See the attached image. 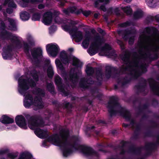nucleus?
Instances as JSON below:
<instances>
[{
  "label": "nucleus",
  "instance_id": "nucleus-1",
  "mask_svg": "<svg viewBox=\"0 0 159 159\" xmlns=\"http://www.w3.org/2000/svg\"><path fill=\"white\" fill-rule=\"evenodd\" d=\"M80 138L75 136L70 138L67 129L63 130L60 134H55L48 137L47 141L53 145L59 147L62 150L63 155L67 157L72 153L74 149L78 150L89 159H99V152L92 147L78 144Z\"/></svg>",
  "mask_w": 159,
  "mask_h": 159
},
{
  "label": "nucleus",
  "instance_id": "nucleus-2",
  "mask_svg": "<svg viewBox=\"0 0 159 159\" xmlns=\"http://www.w3.org/2000/svg\"><path fill=\"white\" fill-rule=\"evenodd\" d=\"M31 74L34 81L30 80L27 76H21L18 80V90L24 97V105L25 107L32 108L34 110H37L44 107L42 98L44 95V92L40 89H37L34 93L36 96L33 100L34 93L27 90L30 87L35 85L36 82L38 80V76L35 70H34Z\"/></svg>",
  "mask_w": 159,
  "mask_h": 159
},
{
  "label": "nucleus",
  "instance_id": "nucleus-3",
  "mask_svg": "<svg viewBox=\"0 0 159 159\" xmlns=\"http://www.w3.org/2000/svg\"><path fill=\"white\" fill-rule=\"evenodd\" d=\"M147 32L150 34L153 31V34L150 36H148L143 34L139 38L138 45L140 49L144 52H139L140 56L139 58H151L150 53H155L159 51V33H157L156 28L152 27L147 28Z\"/></svg>",
  "mask_w": 159,
  "mask_h": 159
},
{
  "label": "nucleus",
  "instance_id": "nucleus-4",
  "mask_svg": "<svg viewBox=\"0 0 159 159\" xmlns=\"http://www.w3.org/2000/svg\"><path fill=\"white\" fill-rule=\"evenodd\" d=\"M0 26L1 30H3L2 34L4 37L10 39L16 44L17 48H20L23 47L26 55L31 59L32 62L36 64L39 63V60L42 57V50L40 47L32 49L30 51V56L28 45L21 38L15 34H12L9 33L5 30V25L4 23L2 22Z\"/></svg>",
  "mask_w": 159,
  "mask_h": 159
},
{
  "label": "nucleus",
  "instance_id": "nucleus-5",
  "mask_svg": "<svg viewBox=\"0 0 159 159\" xmlns=\"http://www.w3.org/2000/svg\"><path fill=\"white\" fill-rule=\"evenodd\" d=\"M60 14V12L58 11H54L53 12V16H55V22L58 24H62V29L65 31H68L71 36L75 39L77 42L80 41L82 38V33L78 30L77 27L75 26L77 22L69 20L63 21L58 16Z\"/></svg>",
  "mask_w": 159,
  "mask_h": 159
},
{
  "label": "nucleus",
  "instance_id": "nucleus-6",
  "mask_svg": "<svg viewBox=\"0 0 159 159\" xmlns=\"http://www.w3.org/2000/svg\"><path fill=\"white\" fill-rule=\"evenodd\" d=\"M60 14V12L58 11H54L53 12V16H55V22L58 24H62V29L65 31H68L71 36L75 39L77 42L80 41L82 38V33L78 30L77 27L75 26L77 22L69 20L63 21L58 16Z\"/></svg>",
  "mask_w": 159,
  "mask_h": 159
},
{
  "label": "nucleus",
  "instance_id": "nucleus-7",
  "mask_svg": "<svg viewBox=\"0 0 159 159\" xmlns=\"http://www.w3.org/2000/svg\"><path fill=\"white\" fill-rule=\"evenodd\" d=\"M70 63L75 68H71L69 74L66 73V79L64 80L66 82L74 84L78 80L77 74L81 73V69L83 64L80 59L73 55L70 56Z\"/></svg>",
  "mask_w": 159,
  "mask_h": 159
},
{
  "label": "nucleus",
  "instance_id": "nucleus-8",
  "mask_svg": "<svg viewBox=\"0 0 159 159\" xmlns=\"http://www.w3.org/2000/svg\"><path fill=\"white\" fill-rule=\"evenodd\" d=\"M25 117L28 120L29 127L32 129L34 130V133L39 138L43 139L48 134L47 130H43L41 128L45 125L42 121L37 120L35 116H31L27 114Z\"/></svg>",
  "mask_w": 159,
  "mask_h": 159
},
{
  "label": "nucleus",
  "instance_id": "nucleus-9",
  "mask_svg": "<svg viewBox=\"0 0 159 159\" xmlns=\"http://www.w3.org/2000/svg\"><path fill=\"white\" fill-rule=\"evenodd\" d=\"M117 100L116 97L113 96L110 98L107 103V107L111 116L119 113L126 119H129L130 116L129 112L122 107L117 102Z\"/></svg>",
  "mask_w": 159,
  "mask_h": 159
},
{
  "label": "nucleus",
  "instance_id": "nucleus-10",
  "mask_svg": "<svg viewBox=\"0 0 159 159\" xmlns=\"http://www.w3.org/2000/svg\"><path fill=\"white\" fill-rule=\"evenodd\" d=\"M69 56L67 52L64 50L61 51L59 54V57L56 58L55 63L58 73L61 75L64 79H66V72L65 68L62 63L64 65H68L70 63V56Z\"/></svg>",
  "mask_w": 159,
  "mask_h": 159
},
{
  "label": "nucleus",
  "instance_id": "nucleus-11",
  "mask_svg": "<svg viewBox=\"0 0 159 159\" xmlns=\"http://www.w3.org/2000/svg\"><path fill=\"white\" fill-rule=\"evenodd\" d=\"M130 57V54L129 53L127 52H125L124 54V55H122L121 56V57L122 60L124 61L125 64H127L129 65L130 66L124 68L123 67L121 70V71L122 73H123V71H126L127 70H129L131 71V73L133 74H134V75L136 76L138 73L136 69L137 68V62L136 61H133V62H130L129 58ZM137 59L136 60H137Z\"/></svg>",
  "mask_w": 159,
  "mask_h": 159
},
{
  "label": "nucleus",
  "instance_id": "nucleus-12",
  "mask_svg": "<svg viewBox=\"0 0 159 159\" xmlns=\"http://www.w3.org/2000/svg\"><path fill=\"white\" fill-rule=\"evenodd\" d=\"M105 55L110 58L115 57L116 54L114 51L111 50V46L103 42L101 43L100 39V55Z\"/></svg>",
  "mask_w": 159,
  "mask_h": 159
},
{
  "label": "nucleus",
  "instance_id": "nucleus-13",
  "mask_svg": "<svg viewBox=\"0 0 159 159\" xmlns=\"http://www.w3.org/2000/svg\"><path fill=\"white\" fill-rule=\"evenodd\" d=\"M93 42L88 50V53L91 55L95 54L99 48V36L98 34H94L92 36Z\"/></svg>",
  "mask_w": 159,
  "mask_h": 159
},
{
  "label": "nucleus",
  "instance_id": "nucleus-14",
  "mask_svg": "<svg viewBox=\"0 0 159 159\" xmlns=\"http://www.w3.org/2000/svg\"><path fill=\"white\" fill-rule=\"evenodd\" d=\"M46 48L48 55L53 57H56L60 50L59 46L55 43L47 44L46 46Z\"/></svg>",
  "mask_w": 159,
  "mask_h": 159
},
{
  "label": "nucleus",
  "instance_id": "nucleus-15",
  "mask_svg": "<svg viewBox=\"0 0 159 159\" xmlns=\"http://www.w3.org/2000/svg\"><path fill=\"white\" fill-rule=\"evenodd\" d=\"M55 82L58 87L59 90L62 93V95L65 96H68L69 93L68 90L66 88L63 87L61 83V79L58 75H56L55 76Z\"/></svg>",
  "mask_w": 159,
  "mask_h": 159
},
{
  "label": "nucleus",
  "instance_id": "nucleus-16",
  "mask_svg": "<svg viewBox=\"0 0 159 159\" xmlns=\"http://www.w3.org/2000/svg\"><path fill=\"white\" fill-rule=\"evenodd\" d=\"M53 13L51 11H46L43 15L42 22L45 25H50L53 20Z\"/></svg>",
  "mask_w": 159,
  "mask_h": 159
},
{
  "label": "nucleus",
  "instance_id": "nucleus-17",
  "mask_svg": "<svg viewBox=\"0 0 159 159\" xmlns=\"http://www.w3.org/2000/svg\"><path fill=\"white\" fill-rule=\"evenodd\" d=\"M17 125L20 128L26 129L27 128L25 117L22 115L17 116L15 119Z\"/></svg>",
  "mask_w": 159,
  "mask_h": 159
},
{
  "label": "nucleus",
  "instance_id": "nucleus-18",
  "mask_svg": "<svg viewBox=\"0 0 159 159\" xmlns=\"http://www.w3.org/2000/svg\"><path fill=\"white\" fill-rule=\"evenodd\" d=\"M78 30L79 31L78 29ZM80 32L82 33V38L81 40L79 41V42H80L84 38V39L82 43V46L84 48H86L88 47L89 45L90 40L92 38L91 35L89 34H86L84 36L83 34L80 31ZM71 37L73 39H74L75 40L76 42H77L75 41V39L72 36H71Z\"/></svg>",
  "mask_w": 159,
  "mask_h": 159
},
{
  "label": "nucleus",
  "instance_id": "nucleus-19",
  "mask_svg": "<svg viewBox=\"0 0 159 159\" xmlns=\"http://www.w3.org/2000/svg\"><path fill=\"white\" fill-rule=\"evenodd\" d=\"M85 71L88 76L95 75L97 79L99 78V71L96 69H94L93 68L87 66L85 70Z\"/></svg>",
  "mask_w": 159,
  "mask_h": 159
},
{
  "label": "nucleus",
  "instance_id": "nucleus-20",
  "mask_svg": "<svg viewBox=\"0 0 159 159\" xmlns=\"http://www.w3.org/2000/svg\"><path fill=\"white\" fill-rule=\"evenodd\" d=\"M14 122L13 118L6 115H3L0 118V122L5 125L11 124Z\"/></svg>",
  "mask_w": 159,
  "mask_h": 159
},
{
  "label": "nucleus",
  "instance_id": "nucleus-21",
  "mask_svg": "<svg viewBox=\"0 0 159 159\" xmlns=\"http://www.w3.org/2000/svg\"><path fill=\"white\" fill-rule=\"evenodd\" d=\"M44 61L46 65L48 67L47 70V74L49 78H52L53 76L54 73L53 67L50 64V60L49 59H45Z\"/></svg>",
  "mask_w": 159,
  "mask_h": 159
},
{
  "label": "nucleus",
  "instance_id": "nucleus-22",
  "mask_svg": "<svg viewBox=\"0 0 159 159\" xmlns=\"http://www.w3.org/2000/svg\"><path fill=\"white\" fill-rule=\"evenodd\" d=\"M135 32V31L134 30L128 31L126 33L125 35L123 37L125 40L126 39V37H129V43L130 44H132L133 43Z\"/></svg>",
  "mask_w": 159,
  "mask_h": 159
},
{
  "label": "nucleus",
  "instance_id": "nucleus-23",
  "mask_svg": "<svg viewBox=\"0 0 159 159\" xmlns=\"http://www.w3.org/2000/svg\"><path fill=\"white\" fill-rule=\"evenodd\" d=\"M63 12L66 14H68L70 13H75L78 14L80 13L79 11L75 6L71 7L67 9H64Z\"/></svg>",
  "mask_w": 159,
  "mask_h": 159
},
{
  "label": "nucleus",
  "instance_id": "nucleus-24",
  "mask_svg": "<svg viewBox=\"0 0 159 159\" xmlns=\"http://www.w3.org/2000/svg\"><path fill=\"white\" fill-rule=\"evenodd\" d=\"M22 2L19 3L20 5L23 7H26L28 3L30 2L32 3H38L42 2L43 0H21Z\"/></svg>",
  "mask_w": 159,
  "mask_h": 159
},
{
  "label": "nucleus",
  "instance_id": "nucleus-25",
  "mask_svg": "<svg viewBox=\"0 0 159 159\" xmlns=\"http://www.w3.org/2000/svg\"><path fill=\"white\" fill-rule=\"evenodd\" d=\"M7 20L8 22L9 29L12 31L16 30L17 28L16 25V20L11 18H8Z\"/></svg>",
  "mask_w": 159,
  "mask_h": 159
},
{
  "label": "nucleus",
  "instance_id": "nucleus-26",
  "mask_svg": "<svg viewBox=\"0 0 159 159\" xmlns=\"http://www.w3.org/2000/svg\"><path fill=\"white\" fill-rule=\"evenodd\" d=\"M11 48L9 47H5L3 48L2 56L3 58L7 59L9 58L11 55Z\"/></svg>",
  "mask_w": 159,
  "mask_h": 159
},
{
  "label": "nucleus",
  "instance_id": "nucleus-27",
  "mask_svg": "<svg viewBox=\"0 0 159 159\" xmlns=\"http://www.w3.org/2000/svg\"><path fill=\"white\" fill-rule=\"evenodd\" d=\"M32 157L31 154L30 152H25L21 153L18 159H30Z\"/></svg>",
  "mask_w": 159,
  "mask_h": 159
},
{
  "label": "nucleus",
  "instance_id": "nucleus-28",
  "mask_svg": "<svg viewBox=\"0 0 159 159\" xmlns=\"http://www.w3.org/2000/svg\"><path fill=\"white\" fill-rule=\"evenodd\" d=\"M7 5L10 7L16 8V5L12 0H5L3 6Z\"/></svg>",
  "mask_w": 159,
  "mask_h": 159
},
{
  "label": "nucleus",
  "instance_id": "nucleus-29",
  "mask_svg": "<svg viewBox=\"0 0 159 159\" xmlns=\"http://www.w3.org/2000/svg\"><path fill=\"white\" fill-rule=\"evenodd\" d=\"M30 16L29 14L26 11L21 12L20 14V17L21 20L24 21L27 20H29Z\"/></svg>",
  "mask_w": 159,
  "mask_h": 159
},
{
  "label": "nucleus",
  "instance_id": "nucleus-30",
  "mask_svg": "<svg viewBox=\"0 0 159 159\" xmlns=\"http://www.w3.org/2000/svg\"><path fill=\"white\" fill-rule=\"evenodd\" d=\"M122 9L127 15H130L132 13V10L129 7H125L122 8Z\"/></svg>",
  "mask_w": 159,
  "mask_h": 159
},
{
  "label": "nucleus",
  "instance_id": "nucleus-31",
  "mask_svg": "<svg viewBox=\"0 0 159 159\" xmlns=\"http://www.w3.org/2000/svg\"><path fill=\"white\" fill-rule=\"evenodd\" d=\"M41 13H34L32 17V19L33 20H39L41 18Z\"/></svg>",
  "mask_w": 159,
  "mask_h": 159
},
{
  "label": "nucleus",
  "instance_id": "nucleus-32",
  "mask_svg": "<svg viewBox=\"0 0 159 159\" xmlns=\"http://www.w3.org/2000/svg\"><path fill=\"white\" fill-rule=\"evenodd\" d=\"M143 15V12L141 10H139L134 13V16L135 18H138L142 17Z\"/></svg>",
  "mask_w": 159,
  "mask_h": 159
},
{
  "label": "nucleus",
  "instance_id": "nucleus-33",
  "mask_svg": "<svg viewBox=\"0 0 159 159\" xmlns=\"http://www.w3.org/2000/svg\"><path fill=\"white\" fill-rule=\"evenodd\" d=\"M112 69V68L110 66H106V72L107 76H108V75H110Z\"/></svg>",
  "mask_w": 159,
  "mask_h": 159
},
{
  "label": "nucleus",
  "instance_id": "nucleus-34",
  "mask_svg": "<svg viewBox=\"0 0 159 159\" xmlns=\"http://www.w3.org/2000/svg\"><path fill=\"white\" fill-rule=\"evenodd\" d=\"M146 2L149 7H154V2L153 0H147Z\"/></svg>",
  "mask_w": 159,
  "mask_h": 159
},
{
  "label": "nucleus",
  "instance_id": "nucleus-35",
  "mask_svg": "<svg viewBox=\"0 0 159 159\" xmlns=\"http://www.w3.org/2000/svg\"><path fill=\"white\" fill-rule=\"evenodd\" d=\"M9 151V149L7 148L0 149V155L5 154Z\"/></svg>",
  "mask_w": 159,
  "mask_h": 159
},
{
  "label": "nucleus",
  "instance_id": "nucleus-36",
  "mask_svg": "<svg viewBox=\"0 0 159 159\" xmlns=\"http://www.w3.org/2000/svg\"><path fill=\"white\" fill-rule=\"evenodd\" d=\"M57 29V27L56 26L53 25L51 26L49 28V32L51 34L54 32Z\"/></svg>",
  "mask_w": 159,
  "mask_h": 159
},
{
  "label": "nucleus",
  "instance_id": "nucleus-37",
  "mask_svg": "<svg viewBox=\"0 0 159 159\" xmlns=\"http://www.w3.org/2000/svg\"><path fill=\"white\" fill-rule=\"evenodd\" d=\"M48 89L51 92H52L54 90V86L52 83H50L48 84L47 86Z\"/></svg>",
  "mask_w": 159,
  "mask_h": 159
},
{
  "label": "nucleus",
  "instance_id": "nucleus-38",
  "mask_svg": "<svg viewBox=\"0 0 159 159\" xmlns=\"http://www.w3.org/2000/svg\"><path fill=\"white\" fill-rule=\"evenodd\" d=\"M17 155L14 153H10L8 154L7 159H14Z\"/></svg>",
  "mask_w": 159,
  "mask_h": 159
},
{
  "label": "nucleus",
  "instance_id": "nucleus-39",
  "mask_svg": "<svg viewBox=\"0 0 159 159\" xmlns=\"http://www.w3.org/2000/svg\"><path fill=\"white\" fill-rule=\"evenodd\" d=\"M86 83H89V82L88 80L86 81V82L84 80L82 79L81 80V82L80 83V86L83 88H86L87 87L86 85H85Z\"/></svg>",
  "mask_w": 159,
  "mask_h": 159
},
{
  "label": "nucleus",
  "instance_id": "nucleus-40",
  "mask_svg": "<svg viewBox=\"0 0 159 159\" xmlns=\"http://www.w3.org/2000/svg\"><path fill=\"white\" fill-rule=\"evenodd\" d=\"M82 14L85 16L87 17L91 13V12L90 11H83L82 10H80Z\"/></svg>",
  "mask_w": 159,
  "mask_h": 159
},
{
  "label": "nucleus",
  "instance_id": "nucleus-41",
  "mask_svg": "<svg viewBox=\"0 0 159 159\" xmlns=\"http://www.w3.org/2000/svg\"><path fill=\"white\" fill-rule=\"evenodd\" d=\"M26 39L29 43L32 42L34 40L33 38L30 35H28L27 36Z\"/></svg>",
  "mask_w": 159,
  "mask_h": 159
},
{
  "label": "nucleus",
  "instance_id": "nucleus-42",
  "mask_svg": "<svg viewBox=\"0 0 159 159\" xmlns=\"http://www.w3.org/2000/svg\"><path fill=\"white\" fill-rule=\"evenodd\" d=\"M131 23L129 22H127L125 23H123L120 25V26L121 27H125L130 25Z\"/></svg>",
  "mask_w": 159,
  "mask_h": 159
},
{
  "label": "nucleus",
  "instance_id": "nucleus-43",
  "mask_svg": "<svg viewBox=\"0 0 159 159\" xmlns=\"http://www.w3.org/2000/svg\"><path fill=\"white\" fill-rule=\"evenodd\" d=\"M117 43L120 46L122 49H123L124 44L120 40H118L117 41Z\"/></svg>",
  "mask_w": 159,
  "mask_h": 159
},
{
  "label": "nucleus",
  "instance_id": "nucleus-44",
  "mask_svg": "<svg viewBox=\"0 0 159 159\" xmlns=\"http://www.w3.org/2000/svg\"><path fill=\"white\" fill-rule=\"evenodd\" d=\"M44 7L45 6L43 4H40L38 6V8L40 9H43Z\"/></svg>",
  "mask_w": 159,
  "mask_h": 159
},
{
  "label": "nucleus",
  "instance_id": "nucleus-45",
  "mask_svg": "<svg viewBox=\"0 0 159 159\" xmlns=\"http://www.w3.org/2000/svg\"><path fill=\"white\" fill-rule=\"evenodd\" d=\"M103 2L105 4H106L109 2V0H100V2Z\"/></svg>",
  "mask_w": 159,
  "mask_h": 159
},
{
  "label": "nucleus",
  "instance_id": "nucleus-46",
  "mask_svg": "<svg viewBox=\"0 0 159 159\" xmlns=\"http://www.w3.org/2000/svg\"><path fill=\"white\" fill-rule=\"evenodd\" d=\"M13 11L12 9H9L8 8L7 9V13L9 14L11 13Z\"/></svg>",
  "mask_w": 159,
  "mask_h": 159
},
{
  "label": "nucleus",
  "instance_id": "nucleus-47",
  "mask_svg": "<svg viewBox=\"0 0 159 159\" xmlns=\"http://www.w3.org/2000/svg\"><path fill=\"white\" fill-rule=\"evenodd\" d=\"M15 125H11V126L9 127H7V128H6V130H8L9 129H14L15 128Z\"/></svg>",
  "mask_w": 159,
  "mask_h": 159
},
{
  "label": "nucleus",
  "instance_id": "nucleus-48",
  "mask_svg": "<svg viewBox=\"0 0 159 159\" xmlns=\"http://www.w3.org/2000/svg\"><path fill=\"white\" fill-rule=\"evenodd\" d=\"M100 9H102L104 11H106V9L104 6H102L100 7Z\"/></svg>",
  "mask_w": 159,
  "mask_h": 159
},
{
  "label": "nucleus",
  "instance_id": "nucleus-49",
  "mask_svg": "<svg viewBox=\"0 0 159 159\" xmlns=\"http://www.w3.org/2000/svg\"><path fill=\"white\" fill-rule=\"evenodd\" d=\"M100 34H102V35H104L105 34V32L102 29H100Z\"/></svg>",
  "mask_w": 159,
  "mask_h": 159
},
{
  "label": "nucleus",
  "instance_id": "nucleus-50",
  "mask_svg": "<svg viewBox=\"0 0 159 159\" xmlns=\"http://www.w3.org/2000/svg\"><path fill=\"white\" fill-rule=\"evenodd\" d=\"M4 127L2 125H0V129H1V130H3L4 129Z\"/></svg>",
  "mask_w": 159,
  "mask_h": 159
},
{
  "label": "nucleus",
  "instance_id": "nucleus-51",
  "mask_svg": "<svg viewBox=\"0 0 159 159\" xmlns=\"http://www.w3.org/2000/svg\"><path fill=\"white\" fill-rule=\"evenodd\" d=\"M152 90L153 91H155L156 89H157L158 88L154 85V88H152Z\"/></svg>",
  "mask_w": 159,
  "mask_h": 159
},
{
  "label": "nucleus",
  "instance_id": "nucleus-52",
  "mask_svg": "<svg viewBox=\"0 0 159 159\" xmlns=\"http://www.w3.org/2000/svg\"><path fill=\"white\" fill-rule=\"evenodd\" d=\"M35 11V9H32V10H31L30 11V12H31V13H32V12H34Z\"/></svg>",
  "mask_w": 159,
  "mask_h": 159
},
{
  "label": "nucleus",
  "instance_id": "nucleus-53",
  "mask_svg": "<svg viewBox=\"0 0 159 159\" xmlns=\"http://www.w3.org/2000/svg\"><path fill=\"white\" fill-rule=\"evenodd\" d=\"M132 0H124V1L127 2V3H129V2H130Z\"/></svg>",
  "mask_w": 159,
  "mask_h": 159
},
{
  "label": "nucleus",
  "instance_id": "nucleus-54",
  "mask_svg": "<svg viewBox=\"0 0 159 159\" xmlns=\"http://www.w3.org/2000/svg\"><path fill=\"white\" fill-rule=\"evenodd\" d=\"M73 50V49L72 48H70L68 49V51H72Z\"/></svg>",
  "mask_w": 159,
  "mask_h": 159
},
{
  "label": "nucleus",
  "instance_id": "nucleus-55",
  "mask_svg": "<svg viewBox=\"0 0 159 159\" xmlns=\"http://www.w3.org/2000/svg\"><path fill=\"white\" fill-rule=\"evenodd\" d=\"M158 57V55H157L156 54V56L155 57H154L153 58H152L153 59H155L157 58Z\"/></svg>",
  "mask_w": 159,
  "mask_h": 159
},
{
  "label": "nucleus",
  "instance_id": "nucleus-56",
  "mask_svg": "<svg viewBox=\"0 0 159 159\" xmlns=\"http://www.w3.org/2000/svg\"><path fill=\"white\" fill-rule=\"evenodd\" d=\"M43 146L44 147H45V142H43Z\"/></svg>",
  "mask_w": 159,
  "mask_h": 159
},
{
  "label": "nucleus",
  "instance_id": "nucleus-57",
  "mask_svg": "<svg viewBox=\"0 0 159 159\" xmlns=\"http://www.w3.org/2000/svg\"><path fill=\"white\" fill-rule=\"evenodd\" d=\"M95 6L96 7H98V6H97V2H96L95 3Z\"/></svg>",
  "mask_w": 159,
  "mask_h": 159
},
{
  "label": "nucleus",
  "instance_id": "nucleus-58",
  "mask_svg": "<svg viewBox=\"0 0 159 159\" xmlns=\"http://www.w3.org/2000/svg\"><path fill=\"white\" fill-rule=\"evenodd\" d=\"M97 14H95L94 15V16L95 17V18H96L97 17Z\"/></svg>",
  "mask_w": 159,
  "mask_h": 159
},
{
  "label": "nucleus",
  "instance_id": "nucleus-59",
  "mask_svg": "<svg viewBox=\"0 0 159 159\" xmlns=\"http://www.w3.org/2000/svg\"><path fill=\"white\" fill-rule=\"evenodd\" d=\"M2 6H0V10H1L2 9Z\"/></svg>",
  "mask_w": 159,
  "mask_h": 159
},
{
  "label": "nucleus",
  "instance_id": "nucleus-60",
  "mask_svg": "<svg viewBox=\"0 0 159 159\" xmlns=\"http://www.w3.org/2000/svg\"><path fill=\"white\" fill-rule=\"evenodd\" d=\"M118 34H120V35L121 34V32L120 31H118Z\"/></svg>",
  "mask_w": 159,
  "mask_h": 159
},
{
  "label": "nucleus",
  "instance_id": "nucleus-61",
  "mask_svg": "<svg viewBox=\"0 0 159 159\" xmlns=\"http://www.w3.org/2000/svg\"><path fill=\"white\" fill-rule=\"evenodd\" d=\"M123 125H124V126H127V125H125V124H123Z\"/></svg>",
  "mask_w": 159,
  "mask_h": 159
},
{
  "label": "nucleus",
  "instance_id": "nucleus-62",
  "mask_svg": "<svg viewBox=\"0 0 159 159\" xmlns=\"http://www.w3.org/2000/svg\"><path fill=\"white\" fill-rule=\"evenodd\" d=\"M121 154H122V153H122V152H121Z\"/></svg>",
  "mask_w": 159,
  "mask_h": 159
}]
</instances>
